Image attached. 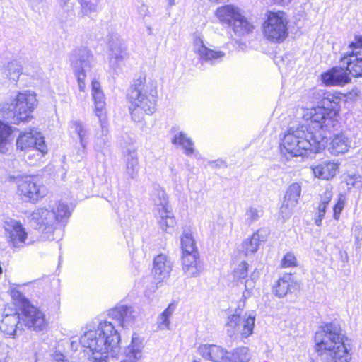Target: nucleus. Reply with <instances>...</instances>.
Returning a JSON list of instances; mask_svg holds the SVG:
<instances>
[{"instance_id": "38", "label": "nucleus", "mask_w": 362, "mask_h": 362, "mask_svg": "<svg viewBox=\"0 0 362 362\" xmlns=\"http://www.w3.org/2000/svg\"><path fill=\"white\" fill-rule=\"evenodd\" d=\"M50 214L51 211L45 208L39 209L37 212V214L39 216V218H37L38 223L40 226H43L45 229L52 226V224L46 221L47 216Z\"/></svg>"}, {"instance_id": "2", "label": "nucleus", "mask_w": 362, "mask_h": 362, "mask_svg": "<svg viewBox=\"0 0 362 362\" xmlns=\"http://www.w3.org/2000/svg\"><path fill=\"white\" fill-rule=\"evenodd\" d=\"M120 341L119 332L107 320L100 322L96 328L87 330L81 338L83 346L90 353L92 362H105L108 354L119 349Z\"/></svg>"}, {"instance_id": "32", "label": "nucleus", "mask_w": 362, "mask_h": 362, "mask_svg": "<svg viewBox=\"0 0 362 362\" xmlns=\"http://www.w3.org/2000/svg\"><path fill=\"white\" fill-rule=\"evenodd\" d=\"M176 303L175 302L170 303L168 306L159 315V322L158 327L160 329H168L170 325V317L172 315Z\"/></svg>"}, {"instance_id": "22", "label": "nucleus", "mask_w": 362, "mask_h": 362, "mask_svg": "<svg viewBox=\"0 0 362 362\" xmlns=\"http://www.w3.org/2000/svg\"><path fill=\"white\" fill-rule=\"evenodd\" d=\"M298 284L292 277L291 273H286L280 277L273 287V292L275 296L281 298L291 293L294 288H296Z\"/></svg>"}, {"instance_id": "14", "label": "nucleus", "mask_w": 362, "mask_h": 362, "mask_svg": "<svg viewBox=\"0 0 362 362\" xmlns=\"http://www.w3.org/2000/svg\"><path fill=\"white\" fill-rule=\"evenodd\" d=\"M91 93L94 103V112L98 117L102 127L107 124V117L106 112L105 96L100 83L93 79L91 82Z\"/></svg>"}, {"instance_id": "29", "label": "nucleus", "mask_w": 362, "mask_h": 362, "mask_svg": "<svg viewBox=\"0 0 362 362\" xmlns=\"http://www.w3.org/2000/svg\"><path fill=\"white\" fill-rule=\"evenodd\" d=\"M250 358L248 348L240 346L231 351H227L226 362H247Z\"/></svg>"}, {"instance_id": "33", "label": "nucleus", "mask_w": 362, "mask_h": 362, "mask_svg": "<svg viewBox=\"0 0 362 362\" xmlns=\"http://www.w3.org/2000/svg\"><path fill=\"white\" fill-rule=\"evenodd\" d=\"M56 221H62L64 218L70 216L71 211L66 204L59 202L55 209L52 210Z\"/></svg>"}, {"instance_id": "10", "label": "nucleus", "mask_w": 362, "mask_h": 362, "mask_svg": "<svg viewBox=\"0 0 362 362\" xmlns=\"http://www.w3.org/2000/svg\"><path fill=\"white\" fill-rule=\"evenodd\" d=\"M348 48L349 50L341 55L339 62L344 65L350 77L362 78V35H355Z\"/></svg>"}, {"instance_id": "13", "label": "nucleus", "mask_w": 362, "mask_h": 362, "mask_svg": "<svg viewBox=\"0 0 362 362\" xmlns=\"http://www.w3.org/2000/svg\"><path fill=\"white\" fill-rule=\"evenodd\" d=\"M320 80L325 86L342 87L351 83V78L345 68L333 66L320 75Z\"/></svg>"}, {"instance_id": "20", "label": "nucleus", "mask_w": 362, "mask_h": 362, "mask_svg": "<svg viewBox=\"0 0 362 362\" xmlns=\"http://www.w3.org/2000/svg\"><path fill=\"white\" fill-rule=\"evenodd\" d=\"M194 52L205 62L214 63L225 57V53L221 50H214L207 47L202 39L197 37L194 40Z\"/></svg>"}, {"instance_id": "8", "label": "nucleus", "mask_w": 362, "mask_h": 362, "mask_svg": "<svg viewBox=\"0 0 362 362\" xmlns=\"http://www.w3.org/2000/svg\"><path fill=\"white\" fill-rule=\"evenodd\" d=\"M16 148L17 151L24 153L35 151L36 153L28 157L30 160L36 157L33 165L40 162L48 153L45 137L35 127H29L20 132L16 140Z\"/></svg>"}, {"instance_id": "27", "label": "nucleus", "mask_w": 362, "mask_h": 362, "mask_svg": "<svg viewBox=\"0 0 362 362\" xmlns=\"http://www.w3.org/2000/svg\"><path fill=\"white\" fill-rule=\"evenodd\" d=\"M143 348L142 341L138 337H133L129 345V351L126 358L121 362H136L137 359L141 356V350Z\"/></svg>"}, {"instance_id": "26", "label": "nucleus", "mask_w": 362, "mask_h": 362, "mask_svg": "<svg viewBox=\"0 0 362 362\" xmlns=\"http://www.w3.org/2000/svg\"><path fill=\"white\" fill-rule=\"evenodd\" d=\"M301 187L297 182H293L288 187L285 197L284 202L281 206L283 208H288L289 206H295L298 203V200L300 196Z\"/></svg>"}, {"instance_id": "24", "label": "nucleus", "mask_w": 362, "mask_h": 362, "mask_svg": "<svg viewBox=\"0 0 362 362\" xmlns=\"http://www.w3.org/2000/svg\"><path fill=\"white\" fill-rule=\"evenodd\" d=\"M14 129L9 124L0 119V153H6L12 144V135Z\"/></svg>"}, {"instance_id": "36", "label": "nucleus", "mask_w": 362, "mask_h": 362, "mask_svg": "<svg viewBox=\"0 0 362 362\" xmlns=\"http://www.w3.org/2000/svg\"><path fill=\"white\" fill-rule=\"evenodd\" d=\"M298 265V259L292 252H286L282 257L280 263V267L282 269L294 268Z\"/></svg>"}, {"instance_id": "3", "label": "nucleus", "mask_w": 362, "mask_h": 362, "mask_svg": "<svg viewBox=\"0 0 362 362\" xmlns=\"http://www.w3.org/2000/svg\"><path fill=\"white\" fill-rule=\"evenodd\" d=\"M13 313H6L0 324L1 330L8 335H15L16 331L27 328L40 332L46 329L48 322L46 315L39 308L34 306L25 298L14 303Z\"/></svg>"}, {"instance_id": "6", "label": "nucleus", "mask_w": 362, "mask_h": 362, "mask_svg": "<svg viewBox=\"0 0 362 362\" xmlns=\"http://www.w3.org/2000/svg\"><path fill=\"white\" fill-rule=\"evenodd\" d=\"M37 105L38 100L33 91H19L0 111L3 116L11 113L8 118L11 119L14 124L18 125L28 122L33 118V113Z\"/></svg>"}, {"instance_id": "11", "label": "nucleus", "mask_w": 362, "mask_h": 362, "mask_svg": "<svg viewBox=\"0 0 362 362\" xmlns=\"http://www.w3.org/2000/svg\"><path fill=\"white\" fill-rule=\"evenodd\" d=\"M255 322V315H241L235 313L228 317L226 327L231 334L238 335L240 338L244 339L252 334Z\"/></svg>"}, {"instance_id": "45", "label": "nucleus", "mask_w": 362, "mask_h": 362, "mask_svg": "<svg viewBox=\"0 0 362 362\" xmlns=\"http://www.w3.org/2000/svg\"><path fill=\"white\" fill-rule=\"evenodd\" d=\"M7 308H9L11 310H12L8 305H7L5 308V311L7 310Z\"/></svg>"}, {"instance_id": "30", "label": "nucleus", "mask_w": 362, "mask_h": 362, "mask_svg": "<svg viewBox=\"0 0 362 362\" xmlns=\"http://www.w3.org/2000/svg\"><path fill=\"white\" fill-rule=\"evenodd\" d=\"M182 255L199 254L192 235L185 233L181 238Z\"/></svg>"}, {"instance_id": "40", "label": "nucleus", "mask_w": 362, "mask_h": 362, "mask_svg": "<svg viewBox=\"0 0 362 362\" xmlns=\"http://www.w3.org/2000/svg\"><path fill=\"white\" fill-rule=\"evenodd\" d=\"M72 127L74 131L78 134L81 140L83 139L86 135V130L83 124L80 122H74L72 123Z\"/></svg>"}, {"instance_id": "5", "label": "nucleus", "mask_w": 362, "mask_h": 362, "mask_svg": "<svg viewBox=\"0 0 362 362\" xmlns=\"http://www.w3.org/2000/svg\"><path fill=\"white\" fill-rule=\"evenodd\" d=\"M342 96L340 92L325 93L320 100L322 106L304 108L303 119L311 121L325 132H332L339 124Z\"/></svg>"}, {"instance_id": "9", "label": "nucleus", "mask_w": 362, "mask_h": 362, "mask_svg": "<svg viewBox=\"0 0 362 362\" xmlns=\"http://www.w3.org/2000/svg\"><path fill=\"white\" fill-rule=\"evenodd\" d=\"M9 181L16 185V194L22 199L35 204L47 194V188L35 175L10 177Z\"/></svg>"}, {"instance_id": "46", "label": "nucleus", "mask_w": 362, "mask_h": 362, "mask_svg": "<svg viewBox=\"0 0 362 362\" xmlns=\"http://www.w3.org/2000/svg\"><path fill=\"white\" fill-rule=\"evenodd\" d=\"M192 362H200V361H197V360H194V361H192Z\"/></svg>"}, {"instance_id": "1", "label": "nucleus", "mask_w": 362, "mask_h": 362, "mask_svg": "<svg viewBox=\"0 0 362 362\" xmlns=\"http://www.w3.org/2000/svg\"><path fill=\"white\" fill-rule=\"evenodd\" d=\"M307 125L288 128L279 145L286 157L304 156L325 149L327 142L326 132L311 121Z\"/></svg>"}, {"instance_id": "7", "label": "nucleus", "mask_w": 362, "mask_h": 362, "mask_svg": "<svg viewBox=\"0 0 362 362\" xmlns=\"http://www.w3.org/2000/svg\"><path fill=\"white\" fill-rule=\"evenodd\" d=\"M264 38L269 42L281 44L289 35V18L282 10H268L261 25Z\"/></svg>"}, {"instance_id": "16", "label": "nucleus", "mask_w": 362, "mask_h": 362, "mask_svg": "<svg viewBox=\"0 0 362 362\" xmlns=\"http://www.w3.org/2000/svg\"><path fill=\"white\" fill-rule=\"evenodd\" d=\"M340 163L338 161L327 160L312 165L310 170L313 175L320 180H331L339 172Z\"/></svg>"}, {"instance_id": "18", "label": "nucleus", "mask_w": 362, "mask_h": 362, "mask_svg": "<svg viewBox=\"0 0 362 362\" xmlns=\"http://www.w3.org/2000/svg\"><path fill=\"white\" fill-rule=\"evenodd\" d=\"M241 14L240 9L233 4H225L218 7L214 15L219 22L232 27Z\"/></svg>"}, {"instance_id": "28", "label": "nucleus", "mask_w": 362, "mask_h": 362, "mask_svg": "<svg viewBox=\"0 0 362 362\" xmlns=\"http://www.w3.org/2000/svg\"><path fill=\"white\" fill-rule=\"evenodd\" d=\"M235 34L240 35H245L250 34L255 30V25L242 13L237 20V23H234L231 27Z\"/></svg>"}, {"instance_id": "12", "label": "nucleus", "mask_w": 362, "mask_h": 362, "mask_svg": "<svg viewBox=\"0 0 362 362\" xmlns=\"http://www.w3.org/2000/svg\"><path fill=\"white\" fill-rule=\"evenodd\" d=\"M4 225L7 241L12 248L16 249L26 245L28 234L21 221L10 219L5 221Z\"/></svg>"}, {"instance_id": "44", "label": "nucleus", "mask_w": 362, "mask_h": 362, "mask_svg": "<svg viewBox=\"0 0 362 362\" xmlns=\"http://www.w3.org/2000/svg\"><path fill=\"white\" fill-rule=\"evenodd\" d=\"M138 164V159H137V157L135 156H132L131 158V160L130 161H128V165H131V167H133L134 165H137Z\"/></svg>"}, {"instance_id": "4", "label": "nucleus", "mask_w": 362, "mask_h": 362, "mask_svg": "<svg viewBox=\"0 0 362 362\" xmlns=\"http://www.w3.org/2000/svg\"><path fill=\"white\" fill-rule=\"evenodd\" d=\"M127 99L132 116L153 115L157 110L158 100L156 81H151L147 84L146 75L139 76L130 86Z\"/></svg>"}, {"instance_id": "15", "label": "nucleus", "mask_w": 362, "mask_h": 362, "mask_svg": "<svg viewBox=\"0 0 362 362\" xmlns=\"http://www.w3.org/2000/svg\"><path fill=\"white\" fill-rule=\"evenodd\" d=\"M172 270V265L168 257L159 254L155 257L153 262L152 275L156 284L165 281L169 277Z\"/></svg>"}, {"instance_id": "37", "label": "nucleus", "mask_w": 362, "mask_h": 362, "mask_svg": "<svg viewBox=\"0 0 362 362\" xmlns=\"http://www.w3.org/2000/svg\"><path fill=\"white\" fill-rule=\"evenodd\" d=\"M346 202L345 196L339 194L337 197L336 202L334 203L333 209V218L338 221L340 218L341 214L344 208Z\"/></svg>"}, {"instance_id": "17", "label": "nucleus", "mask_w": 362, "mask_h": 362, "mask_svg": "<svg viewBox=\"0 0 362 362\" xmlns=\"http://www.w3.org/2000/svg\"><path fill=\"white\" fill-rule=\"evenodd\" d=\"M199 356L212 362H226L227 350L217 344H202L197 349Z\"/></svg>"}, {"instance_id": "21", "label": "nucleus", "mask_w": 362, "mask_h": 362, "mask_svg": "<svg viewBox=\"0 0 362 362\" xmlns=\"http://www.w3.org/2000/svg\"><path fill=\"white\" fill-rule=\"evenodd\" d=\"M182 269L187 277H194L202 272L199 254L182 255Z\"/></svg>"}, {"instance_id": "25", "label": "nucleus", "mask_w": 362, "mask_h": 362, "mask_svg": "<svg viewBox=\"0 0 362 362\" xmlns=\"http://www.w3.org/2000/svg\"><path fill=\"white\" fill-rule=\"evenodd\" d=\"M259 232V230L253 233L252 235L243 242L242 252L245 256L256 252L259 248L260 242L265 240V239L260 238Z\"/></svg>"}, {"instance_id": "43", "label": "nucleus", "mask_w": 362, "mask_h": 362, "mask_svg": "<svg viewBox=\"0 0 362 362\" xmlns=\"http://www.w3.org/2000/svg\"><path fill=\"white\" fill-rule=\"evenodd\" d=\"M92 11H95L93 6H89L88 3H84L83 4H82V13L83 16L87 15L89 12Z\"/></svg>"}, {"instance_id": "39", "label": "nucleus", "mask_w": 362, "mask_h": 362, "mask_svg": "<svg viewBox=\"0 0 362 362\" xmlns=\"http://www.w3.org/2000/svg\"><path fill=\"white\" fill-rule=\"evenodd\" d=\"M75 76L77 79L79 90L83 92L85 91V90H86L85 79L86 78L85 71L83 69H78L75 72Z\"/></svg>"}, {"instance_id": "34", "label": "nucleus", "mask_w": 362, "mask_h": 362, "mask_svg": "<svg viewBox=\"0 0 362 362\" xmlns=\"http://www.w3.org/2000/svg\"><path fill=\"white\" fill-rule=\"evenodd\" d=\"M112 318L117 320L121 326H124V323L132 317L130 312L127 308H115L112 312Z\"/></svg>"}, {"instance_id": "41", "label": "nucleus", "mask_w": 362, "mask_h": 362, "mask_svg": "<svg viewBox=\"0 0 362 362\" xmlns=\"http://www.w3.org/2000/svg\"><path fill=\"white\" fill-rule=\"evenodd\" d=\"M247 214L250 221H254L259 218L258 211L256 209L250 208Z\"/></svg>"}, {"instance_id": "35", "label": "nucleus", "mask_w": 362, "mask_h": 362, "mask_svg": "<svg viewBox=\"0 0 362 362\" xmlns=\"http://www.w3.org/2000/svg\"><path fill=\"white\" fill-rule=\"evenodd\" d=\"M233 279L240 281L248 276V263L245 261L241 262L233 272Z\"/></svg>"}, {"instance_id": "42", "label": "nucleus", "mask_w": 362, "mask_h": 362, "mask_svg": "<svg viewBox=\"0 0 362 362\" xmlns=\"http://www.w3.org/2000/svg\"><path fill=\"white\" fill-rule=\"evenodd\" d=\"M293 0H270L273 5L281 7L288 5Z\"/></svg>"}, {"instance_id": "31", "label": "nucleus", "mask_w": 362, "mask_h": 362, "mask_svg": "<svg viewBox=\"0 0 362 362\" xmlns=\"http://www.w3.org/2000/svg\"><path fill=\"white\" fill-rule=\"evenodd\" d=\"M172 142L176 145H180L183 148L185 154L191 155L194 152L193 143L192 140L187 138L183 133L180 132L175 135Z\"/></svg>"}, {"instance_id": "23", "label": "nucleus", "mask_w": 362, "mask_h": 362, "mask_svg": "<svg viewBox=\"0 0 362 362\" xmlns=\"http://www.w3.org/2000/svg\"><path fill=\"white\" fill-rule=\"evenodd\" d=\"M333 187L327 186L324 191L319 194V202L317 206V218L315 219V224L318 226L322 225L325 218L327 209L333 197Z\"/></svg>"}, {"instance_id": "19", "label": "nucleus", "mask_w": 362, "mask_h": 362, "mask_svg": "<svg viewBox=\"0 0 362 362\" xmlns=\"http://www.w3.org/2000/svg\"><path fill=\"white\" fill-rule=\"evenodd\" d=\"M351 143L350 138L344 132L335 134L330 139L328 151L334 156L344 154L350 150Z\"/></svg>"}]
</instances>
